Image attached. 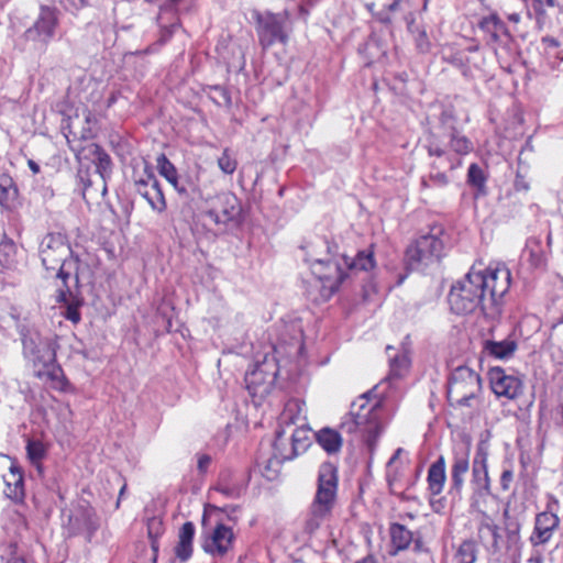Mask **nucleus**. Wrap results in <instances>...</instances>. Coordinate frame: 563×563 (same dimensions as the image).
I'll list each match as a JSON object with an SVG mask.
<instances>
[{"mask_svg": "<svg viewBox=\"0 0 563 563\" xmlns=\"http://www.w3.org/2000/svg\"><path fill=\"white\" fill-rule=\"evenodd\" d=\"M342 262L345 268L350 271H369L375 265L373 254L365 251L358 252L351 261L345 255H342Z\"/></svg>", "mask_w": 563, "mask_h": 563, "instance_id": "obj_36", "label": "nucleus"}, {"mask_svg": "<svg viewBox=\"0 0 563 563\" xmlns=\"http://www.w3.org/2000/svg\"><path fill=\"white\" fill-rule=\"evenodd\" d=\"M175 554L180 562L188 561L192 554V544L178 539V543L175 548Z\"/></svg>", "mask_w": 563, "mask_h": 563, "instance_id": "obj_48", "label": "nucleus"}, {"mask_svg": "<svg viewBox=\"0 0 563 563\" xmlns=\"http://www.w3.org/2000/svg\"><path fill=\"white\" fill-rule=\"evenodd\" d=\"M338 482V467L330 462L322 463L318 472L317 492L305 522L306 533L313 534L331 516L336 503Z\"/></svg>", "mask_w": 563, "mask_h": 563, "instance_id": "obj_4", "label": "nucleus"}, {"mask_svg": "<svg viewBox=\"0 0 563 563\" xmlns=\"http://www.w3.org/2000/svg\"><path fill=\"white\" fill-rule=\"evenodd\" d=\"M276 377L277 366L275 361L265 358L246 372L244 380L251 396L264 397L271 393Z\"/></svg>", "mask_w": 563, "mask_h": 563, "instance_id": "obj_11", "label": "nucleus"}, {"mask_svg": "<svg viewBox=\"0 0 563 563\" xmlns=\"http://www.w3.org/2000/svg\"><path fill=\"white\" fill-rule=\"evenodd\" d=\"M366 8L377 18L379 22L387 21L386 0H365Z\"/></svg>", "mask_w": 563, "mask_h": 563, "instance_id": "obj_45", "label": "nucleus"}, {"mask_svg": "<svg viewBox=\"0 0 563 563\" xmlns=\"http://www.w3.org/2000/svg\"><path fill=\"white\" fill-rule=\"evenodd\" d=\"M87 151L89 155L92 157V161L96 165V172L99 174L102 180V195L107 192V178L110 177L112 172V162L109 154L98 144H89L87 146Z\"/></svg>", "mask_w": 563, "mask_h": 563, "instance_id": "obj_25", "label": "nucleus"}, {"mask_svg": "<svg viewBox=\"0 0 563 563\" xmlns=\"http://www.w3.org/2000/svg\"><path fill=\"white\" fill-rule=\"evenodd\" d=\"M56 25L57 16L55 11L43 8L34 25L25 31V38L46 44L54 36Z\"/></svg>", "mask_w": 563, "mask_h": 563, "instance_id": "obj_15", "label": "nucleus"}, {"mask_svg": "<svg viewBox=\"0 0 563 563\" xmlns=\"http://www.w3.org/2000/svg\"><path fill=\"white\" fill-rule=\"evenodd\" d=\"M77 181L80 186V191L84 198H86L87 190L91 186V178L89 168L80 167L77 173Z\"/></svg>", "mask_w": 563, "mask_h": 563, "instance_id": "obj_47", "label": "nucleus"}, {"mask_svg": "<svg viewBox=\"0 0 563 563\" xmlns=\"http://www.w3.org/2000/svg\"><path fill=\"white\" fill-rule=\"evenodd\" d=\"M529 563H543V558L540 553L531 555L528 560Z\"/></svg>", "mask_w": 563, "mask_h": 563, "instance_id": "obj_60", "label": "nucleus"}, {"mask_svg": "<svg viewBox=\"0 0 563 563\" xmlns=\"http://www.w3.org/2000/svg\"><path fill=\"white\" fill-rule=\"evenodd\" d=\"M406 277H407V273H398L396 285L397 286L401 285L404 283V280L406 279Z\"/></svg>", "mask_w": 563, "mask_h": 563, "instance_id": "obj_61", "label": "nucleus"}, {"mask_svg": "<svg viewBox=\"0 0 563 563\" xmlns=\"http://www.w3.org/2000/svg\"><path fill=\"white\" fill-rule=\"evenodd\" d=\"M514 188L518 192H528L530 189V184L525 175L521 174L520 170L517 172L516 178L514 181Z\"/></svg>", "mask_w": 563, "mask_h": 563, "instance_id": "obj_53", "label": "nucleus"}, {"mask_svg": "<svg viewBox=\"0 0 563 563\" xmlns=\"http://www.w3.org/2000/svg\"><path fill=\"white\" fill-rule=\"evenodd\" d=\"M356 563H376L375 560L373 559V556H367L365 559H363L362 561H358Z\"/></svg>", "mask_w": 563, "mask_h": 563, "instance_id": "obj_64", "label": "nucleus"}, {"mask_svg": "<svg viewBox=\"0 0 563 563\" xmlns=\"http://www.w3.org/2000/svg\"><path fill=\"white\" fill-rule=\"evenodd\" d=\"M233 538L232 530L220 523L216 527L210 540H207L202 548L207 553L223 556L229 551Z\"/></svg>", "mask_w": 563, "mask_h": 563, "instance_id": "obj_21", "label": "nucleus"}, {"mask_svg": "<svg viewBox=\"0 0 563 563\" xmlns=\"http://www.w3.org/2000/svg\"><path fill=\"white\" fill-rule=\"evenodd\" d=\"M542 43L545 45L547 54L549 56H555L561 62L563 60V55L558 51L559 48V41L554 37H543Z\"/></svg>", "mask_w": 563, "mask_h": 563, "instance_id": "obj_49", "label": "nucleus"}, {"mask_svg": "<svg viewBox=\"0 0 563 563\" xmlns=\"http://www.w3.org/2000/svg\"><path fill=\"white\" fill-rule=\"evenodd\" d=\"M317 442L328 454H335L341 450L342 437L331 428H323L316 433Z\"/></svg>", "mask_w": 563, "mask_h": 563, "instance_id": "obj_30", "label": "nucleus"}, {"mask_svg": "<svg viewBox=\"0 0 563 563\" xmlns=\"http://www.w3.org/2000/svg\"><path fill=\"white\" fill-rule=\"evenodd\" d=\"M377 386L352 402L350 413L341 423V429L349 433L363 430L368 434V441L375 440L384 432L386 407L384 395L376 394Z\"/></svg>", "mask_w": 563, "mask_h": 563, "instance_id": "obj_3", "label": "nucleus"}, {"mask_svg": "<svg viewBox=\"0 0 563 563\" xmlns=\"http://www.w3.org/2000/svg\"><path fill=\"white\" fill-rule=\"evenodd\" d=\"M208 97L219 107L230 108L232 99L229 90L222 86H209Z\"/></svg>", "mask_w": 563, "mask_h": 563, "instance_id": "obj_41", "label": "nucleus"}, {"mask_svg": "<svg viewBox=\"0 0 563 563\" xmlns=\"http://www.w3.org/2000/svg\"><path fill=\"white\" fill-rule=\"evenodd\" d=\"M456 124L457 118L454 108L452 106L441 107L439 126L443 130L442 135L457 131Z\"/></svg>", "mask_w": 563, "mask_h": 563, "instance_id": "obj_39", "label": "nucleus"}, {"mask_svg": "<svg viewBox=\"0 0 563 563\" xmlns=\"http://www.w3.org/2000/svg\"><path fill=\"white\" fill-rule=\"evenodd\" d=\"M512 478H514L512 471H510V470L503 471L501 476H500V485L504 490H507L509 488V485H510Z\"/></svg>", "mask_w": 563, "mask_h": 563, "instance_id": "obj_57", "label": "nucleus"}, {"mask_svg": "<svg viewBox=\"0 0 563 563\" xmlns=\"http://www.w3.org/2000/svg\"><path fill=\"white\" fill-rule=\"evenodd\" d=\"M478 549L473 540H464L460 543L453 554L454 563H475L477 561Z\"/></svg>", "mask_w": 563, "mask_h": 563, "instance_id": "obj_35", "label": "nucleus"}, {"mask_svg": "<svg viewBox=\"0 0 563 563\" xmlns=\"http://www.w3.org/2000/svg\"><path fill=\"white\" fill-rule=\"evenodd\" d=\"M472 483L478 494H489L490 481L487 470V454L478 451L473 461Z\"/></svg>", "mask_w": 563, "mask_h": 563, "instance_id": "obj_23", "label": "nucleus"}, {"mask_svg": "<svg viewBox=\"0 0 563 563\" xmlns=\"http://www.w3.org/2000/svg\"><path fill=\"white\" fill-rule=\"evenodd\" d=\"M426 146L430 156L445 161L442 167L448 169L461 166L460 157L470 154L474 148L472 141L459 130L444 135L430 132Z\"/></svg>", "mask_w": 563, "mask_h": 563, "instance_id": "obj_5", "label": "nucleus"}, {"mask_svg": "<svg viewBox=\"0 0 563 563\" xmlns=\"http://www.w3.org/2000/svg\"><path fill=\"white\" fill-rule=\"evenodd\" d=\"M5 563H25V562H24V560H22L20 558L12 556V558L8 559Z\"/></svg>", "mask_w": 563, "mask_h": 563, "instance_id": "obj_62", "label": "nucleus"}, {"mask_svg": "<svg viewBox=\"0 0 563 563\" xmlns=\"http://www.w3.org/2000/svg\"><path fill=\"white\" fill-rule=\"evenodd\" d=\"M486 180L487 177L484 169L475 163L471 164L467 170V183L476 188L478 195L486 192Z\"/></svg>", "mask_w": 563, "mask_h": 563, "instance_id": "obj_38", "label": "nucleus"}, {"mask_svg": "<svg viewBox=\"0 0 563 563\" xmlns=\"http://www.w3.org/2000/svg\"><path fill=\"white\" fill-rule=\"evenodd\" d=\"M18 198V187L11 176L0 175V205L10 207Z\"/></svg>", "mask_w": 563, "mask_h": 563, "instance_id": "obj_34", "label": "nucleus"}, {"mask_svg": "<svg viewBox=\"0 0 563 563\" xmlns=\"http://www.w3.org/2000/svg\"><path fill=\"white\" fill-rule=\"evenodd\" d=\"M482 389L479 375L466 366H460L451 375L448 398L461 406H470V400L478 396Z\"/></svg>", "mask_w": 563, "mask_h": 563, "instance_id": "obj_8", "label": "nucleus"}, {"mask_svg": "<svg viewBox=\"0 0 563 563\" xmlns=\"http://www.w3.org/2000/svg\"><path fill=\"white\" fill-rule=\"evenodd\" d=\"M499 539H500L499 527H497L495 529V533L490 534V537L488 538V541H485V543L489 544V547L493 549L494 552H497L500 549Z\"/></svg>", "mask_w": 563, "mask_h": 563, "instance_id": "obj_56", "label": "nucleus"}, {"mask_svg": "<svg viewBox=\"0 0 563 563\" xmlns=\"http://www.w3.org/2000/svg\"><path fill=\"white\" fill-rule=\"evenodd\" d=\"M511 274L505 264H492L485 268L472 266L463 279L452 285L449 303L453 312L467 314L481 310L496 313L508 292Z\"/></svg>", "mask_w": 563, "mask_h": 563, "instance_id": "obj_1", "label": "nucleus"}, {"mask_svg": "<svg viewBox=\"0 0 563 563\" xmlns=\"http://www.w3.org/2000/svg\"><path fill=\"white\" fill-rule=\"evenodd\" d=\"M27 165L33 174L40 173V165L35 161L29 159Z\"/></svg>", "mask_w": 563, "mask_h": 563, "instance_id": "obj_59", "label": "nucleus"}, {"mask_svg": "<svg viewBox=\"0 0 563 563\" xmlns=\"http://www.w3.org/2000/svg\"><path fill=\"white\" fill-rule=\"evenodd\" d=\"M389 537L395 551L389 550V554H396L405 550L412 541V533L402 525L394 523L389 527Z\"/></svg>", "mask_w": 563, "mask_h": 563, "instance_id": "obj_32", "label": "nucleus"}, {"mask_svg": "<svg viewBox=\"0 0 563 563\" xmlns=\"http://www.w3.org/2000/svg\"><path fill=\"white\" fill-rule=\"evenodd\" d=\"M488 376L490 388L498 398L514 400L523 393L522 379L517 375L507 374L501 367L490 368Z\"/></svg>", "mask_w": 563, "mask_h": 563, "instance_id": "obj_13", "label": "nucleus"}, {"mask_svg": "<svg viewBox=\"0 0 563 563\" xmlns=\"http://www.w3.org/2000/svg\"><path fill=\"white\" fill-rule=\"evenodd\" d=\"M42 263L47 271H56V278L60 282L57 288V301L67 302L70 289L67 280L75 274L78 282V258L73 256V251L60 233H48L44 236L40 246Z\"/></svg>", "mask_w": 563, "mask_h": 563, "instance_id": "obj_2", "label": "nucleus"}, {"mask_svg": "<svg viewBox=\"0 0 563 563\" xmlns=\"http://www.w3.org/2000/svg\"><path fill=\"white\" fill-rule=\"evenodd\" d=\"M320 284V299L328 300L338 291L346 277L345 266L339 253L325 261L323 274H313Z\"/></svg>", "mask_w": 563, "mask_h": 563, "instance_id": "obj_12", "label": "nucleus"}, {"mask_svg": "<svg viewBox=\"0 0 563 563\" xmlns=\"http://www.w3.org/2000/svg\"><path fill=\"white\" fill-rule=\"evenodd\" d=\"M163 532V523L158 518H151L147 521V533L151 539H157Z\"/></svg>", "mask_w": 563, "mask_h": 563, "instance_id": "obj_51", "label": "nucleus"}, {"mask_svg": "<svg viewBox=\"0 0 563 563\" xmlns=\"http://www.w3.org/2000/svg\"><path fill=\"white\" fill-rule=\"evenodd\" d=\"M135 189L150 203L153 210L163 212L166 209V201L158 180L153 174H148L147 180L135 181Z\"/></svg>", "mask_w": 563, "mask_h": 563, "instance_id": "obj_18", "label": "nucleus"}, {"mask_svg": "<svg viewBox=\"0 0 563 563\" xmlns=\"http://www.w3.org/2000/svg\"><path fill=\"white\" fill-rule=\"evenodd\" d=\"M253 16L256 22L258 42L263 48H268L276 42L286 43L288 38L285 26L288 20L287 11L277 14L255 11Z\"/></svg>", "mask_w": 563, "mask_h": 563, "instance_id": "obj_9", "label": "nucleus"}, {"mask_svg": "<svg viewBox=\"0 0 563 563\" xmlns=\"http://www.w3.org/2000/svg\"><path fill=\"white\" fill-rule=\"evenodd\" d=\"M556 0H533L532 7L538 15H544L549 8H554Z\"/></svg>", "mask_w": 563, "mask_h": 563, "instance_id": "obj_52", "label": "nucleus"}, {"mask_svg": "<svg viewBox=\"0 0 563 563\" xmlns=\"http://www.w3.org/2000/svg\"><path fill=\"white\" fill-rule=\"evenodd\" d=\"M195 537V525L191 521L185 522L178 533V539L192 544Z\"/></svg>", "mask_w": 563, "mask_h": 563, "instance_id": "obj_50", "label": "nucleus"}, {"mask_svg": "<svg viewBox=\"0 0 563 563\" xmlns=\"http://www.w3.org/2000/svg\"><path fill=\"white\" fill-rule=\"evenodd\" d=\"M5 484L4 494L12 500H19L24 495L23 474L19 466L11 465L9 472L3 475Z\"/></svg>", "mask_w": 563, "mask_h": 563, "instance_id": "obj_27", "label": "nucleus"}, {"mask_svg": "<svg viewBox=\"0 0 563 563\" xmlns=\"http://www.w3.org/2000/svg\"><path fill=\"white\" fill-rule=\"evenodd\" d=\"M498 526L494 522L492 518H489L488 516H484L478 527L479 539L483 542L488 541V538L490 537V534L495 533V529Z\"/></svg>", "mask_w": 563, "mask_h": 563, "instance_id": "obj_46", "label": "nucleus"}, {"mask_svg": "<svg viewBox=\"0 0 563 563\" xmlns=\"http://www.w3.org/2000/svg\"><path fill=\"white\" fill-rule=\"evenodd\" d=\"M517 350L515 340L505 339L501 341L486 340L483 343V352L496 360H508Z\"/></svg>", "mask_w": 563, "mask_h": 563, "instance_id": "obj_29", "label": "nucleus"}, {"mask_svg": "<svg viewBox=\"0 0 563 563\" xmlns=\"http://www.w3.org/2000/svg\"><path fill=\"white\" fill-rule=\"evenodd\" d=\"M23 355L33 363L34 367H43L48 371L56 363V340L51 335H42L34 328H25L21 331Z\"/></svg>", "mask_w": 563, "mask_h": 563, "instance_id": "obj_7", "label": "nucleus"}, {"mask_svg": "<svg viewBox=\"0 0 563 563\" xmlns=\"http://www.w3.org/2000/svg\"><path fill=\"white\" fill-rule=\"evenodd\" d=\"M180 0H165L161 5V13L157 16L159 25L158 43L165 44L173 35L176 27L179 26L178 19L172 10V7L177 4Z\"/></svg>", "mask_w": 563, "mask_h": 563, "instance_id": "obj_22", "label": "nucleus"}, {"mask_svg": "<svg viewBox=\"0 0 563 563\" xmlns=\"http://www.w3.org/2000/svg\"><path fill=\"white\" fill-rule=\"evenodd\" d=\"M218 166L227 175H232L235 172L238 161L229 148H225L219 156Z\"/></svg>", "mask_w": 563, "mask_h": 563, "instance_id": "obj_43", "label": "nucleus"}, {"mask_svg": "<svg viewBox=\"0 0 563 563\" xmlns=\"http://www.w3.org/2000/svg\"><path fill=\"white\" fill-rule=\"evenodd\" d=\"M211 463V457L207 454H202L198 459V470L205 473Z\"/></svg>", "mask_w": 563, "mask_h": 563, "instance_id": "obj_58", "label": "nucleus"}, {"mask_svg": "<svg viewBox=\"0 0 563 563\" xmlns=\"http://www.w3.org/2000/svg\"><path fill=\"white\" fill-rule=\"evenodd\" d=\"M560 519L551 510H545L537 515L534 528L530 536V542L533 547L548 543L553 532L559 528Z\"/></svg>", "mask_w": 563, "mask_h": 563, "instance_id": "obj_16", "label": "nucleus"}, {"mask_svg": "<svg viewBox=\"0 0 563 563\" xmlns=\"http://www.w3.org/2000/svg\"><path fill=\"white\" fill-rule=\"evenodd\" d=\"M443 164H445L444 159H442L437 167H432L428 177L421 179V186L423 188H443L449 184L446 174L439 170V168H443Z\"/></svg>", "mask_w": 563, "mask_h": 563, "instance_id": "obj_37", "label": "nucleus"}, {"mask_svg": "<svg viewBox=\"0 0 563 563\" xmlns=\"http://www.w3.org/2000/svg\"><path fill=\"white\" fill-rule=\"evenodd\" d=\"M338 245L325 238H318L307 245L306 261L312 274H323L325 261L338 254Z\"/></svg>", "mask_w": 563, "mask_h": 563, "instance_id": "obj_14", "label": "nucleus"}, {"mask_svg": "<svg viewBox=\"0 0 563 563\" xmlns=\"http://www.w3.org/2000/svg\"><path fill=\"white\" fill-rule=\"evenodd\" d=\"M411 368V349L409 343H402L401 347L395 352L393 356H389V398L391 397V384L393 379L405 378Z\"/></svg>", "mask_w": 563, "mask_h": 563, "instance_id": "obj_20", "label": "nucleus"}, {"mask_svg": "<svg viewBox=\"0 0 563 563\" xmlns=\"http://www.w3.org/2000/svg\"><path fill=\"white\" fill-rule=\"evenodd\" d=\"M27 457L33 464L40 463L46 454V449L41 441L29 440L26 444Z\"/></svg>", "mask_w": 563, "mask_h": 563, "instance_id": "obj_44", "label": "nucleus"}, {"mask_svg": "<svg viewBox=\"0 0 563 563\" xmlns=\"http://www.w3.org/2000/svg\"><path fill=\"white\" fill-rule=\"evenodd\" d=\"M441 234V229H433L430 233L419 236L407 247L405 253L407 269L424 271L440 262L444 252Z\"/></svg>", "mask_w": 563, "mask_h": 563, "instance_id": "obj_6", "label": "nucleus"}, {"mask_svg": "<svg viewBox=\"0 0 563 563\" xmlns=\"http://www.w3.org/2000/svg\"><path fill=\"white\" fill-rule=\"evenodd\" d=\"M60 5H63L66 10L75 12L80 10L87 4V0H55Z\"/></svg>", "mask_w": 563, "mask_h": 563, "instance_id": "obj_54", "label": "nucleus"}, {"mask_svg": "<svg viewBox=\"0 0 563 563\" xmlns=\"http://www.w3.org/2000/svg\"><path fill=\"white\" fill-rule=\"evenodd\" d=\"M508 19L515 23H518L520 21V15L518 13H512L508 16Z\"/></svg>", "mask_w": 563, "mask_h": 563, "instance_id": "obj_63", "label": "nucleus"}, {"mask_svg": "<svg viewBox=\"0 0 563 563\" xmlns=\"http://www.w3.org/2000/svg\"><path fill=\"white\" fill-rule=\"evenodd\" d=\"M96 515L89 509H79L68 516L67 530L69 536L85 534L88 540L98 529Z\"/></svg>", "mask_w": 563, "mask_h": 563, "instance_id": "obj_17", "label": "nucleus"}, {"mask_svg": "<svg viewBox=\"0 0 563 563\" xmlns=\"http://www.w3.org/2000/svg\"><path fill=\"white\" fill-rule=\"evenodd\" d=\"M206 214L218 225L239 223L242 214L240 199L231 191H222L206 199Z\"/></svg>", "mask_w": 563, "mask_h": 563, "instance_id": "obj_10", "label": "nucleus"}, {"mask_svg": "<svg viewBox=\"0 0 563 563\" xmlns=\"http://www.w3.org/2000/svg\"><path fill=\"white\" fill-rule=\"evenodd\" d=\"M470 471V451L467 448L455 449L451 466V492L460 494L465 475Z\"/></svg>", "mask_w": 563, "mask_h": 563, "instance_id": "obj_19", "label": "nucleus"}, {"mask_svg": "<svg viewBox=\"0 0 563 563\" xmlns=\"http://www.w3.org/2000/svg\"><path fill=\"white\" fill-rule=\"evenodd\" d=\"M65 318L73 323H78L80 321V312L77 303H67L66 311L64 313Z\"/></svg>", "mask_w": 563, "mask_h": 563, "instance_id": "obj_55", "label": "nucleus"}, {"mask_svg": "<svg viewBox=\"0 0 563 563\" xmlns=\"http://www.w3.org/2000/svg\"><path fill=\"white\" fill-rule=\"evenodd\" d=\"M551 236H548V244L543 245L541 240L537 238H530L527 240L526 247L523 250V257L534 268H543L548 262V251L550 247Z\"/></svg>", "mask_w": 563, "mask_h": 563, "instance_id": "obj_24", "label": "nucleus"}, {"mask_svg": "<svg viewBox=\"0 0 563 563\" xmlns=\"http://www.w3.org/2000/svg\"><path fill=\"white\" fill-rule=\"evenodd\" d=\"M16 247L11 240L0 236V265L10 267L14 263Z\"/></svg>", "mask_w": 563, "mask_h": 563, "instance_id": "obj_42", "label": "nucleus"}, {"mask_svg": "<svg viewBox=\"0 0 563 563\" xmlns=\"http://www.w3.org/2000/svg\"><path fill=\"white\" fill-rule=\"evenodd\" d=\"M408 30L415 37L417 48L422 53L428 52L431 44L427 36L426 30L413 20L408 23Z\"/></svg>", "mask_w": 563, "mask_h": 563, "instance_id": "obj_40", "label": "nucleus"}, {"mask_svg": "<svg viewBox=\"0 0 563 563\" xmlns=\"http://www.w3.org/2000/svg\"><path fill=\"white\" fill-rule=\"evenodd\" d=\"M157 168L159 174L166 178V180L175 188V190L183 197H189V189L184 184L179 183L177 176V169L174 164L166 157L165 154H161L157 159Z\"/></svg>", "mask_w": 563, "mask_h": 563, "instance_id": "obj_28", "label": "nucleus"}, {"mask_svg": "<svg viewBox=\"0 0 563 563\" xmlns=\"http://www.w3.org/2000/svg\"><path fill=\"white\" fill-rule=\"evenodd\" d=\"M481 29L490 35L494 42H499L503 37H510L506 24L496 14H490L481 21Z\"/></svg>", "mask_w": 563, "mask_h": 563, "instance_id": "obj_31", "label": "nucleus"}, {"mask_svg": "<svg viewBox=\"0 0 563 563\" xmlns=\"http://www.w3.org/2000/svg\"><path fill=\"white\" fill-rule=\"evenodd\" d=\"M309 437H308V430L306 429H296L291 434V449L290 452L287 454L280 453V459L283 461L285 460H291L296 456H298L300 453L305 452L307 448L309 446Z\"/></svg>", "mask_w": 563, "mask_h": 563, "instance_id": "obj_33", "label": "nucleus"}, {"mask_svg": "<svg viewBox=\"0 0 563 563\" xmlns=\"http://www.w3.org/2000/svg\"><path fill=\"white\" fill-rule=\"evenodd\" d=\"M446 481V466L445 460L440 455L434 463H432L428 471L427 482L428 490L431 495L437 496L442 493Z\"/></svg>", "mask_w": 563, "mask_h": 563, "instance_id": "obj_26", "label": "nucleus"}]
</instances>
